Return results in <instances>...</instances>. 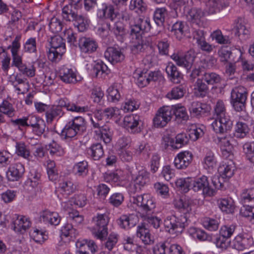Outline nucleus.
I'll return each instance as SVG.
<instances>
[{
	"instance_id": "nucleus-54",
	"label": "nucleus",
	"mask_w": 254,
	"mask_h": 254,
	"mask_svg": "<svg viewBox=\"0 0 254 254\" xmlns=\"http://www.w3.org/2000/svg\"><path fill=\"white\" fill-rule=\"evenodd\" d=\"M202 78L208 84L210 85L220 83L222 80L221 76L219 74L211 72H205L203 74Z\"/></svg>"
},
{
	"instance_id": "nucleus-12",
	"label": "nucleus",
	"mask_w": 254,
	"mask_h": 254,
	"mask_svg": "<svg viewBox=\"0 0 254 254\" xmlns=\"http://www.w3.org/2000/svg\"><path fill=\"white\" fill-rule=\"evenodd\" d=\"M235 26L232 32L235 35L239 37L240 39L245 40L250 35V26L246 19L239 17L235 21Z\"/></svg>"
},
{
	"instance_id": "nucleus-46",
	"label": "nucleus",
	"mask_w": 254,
	"mask_h": 254,
	"mask_svg": "<svg viewBox=\"0 0 254 254\" xmlns=\"http://www.w3.org/2000/svg\"><path fill=\"white\" fill-rule=\"evenodd\" d=\"M254 205L250 204H243L240 210V215L247 218L252 224H254Z\"/></svg>"
},
{
	"instance_id": "nucleus-19",
	"label": "nucleus",
	"mask_w": 254,
	"mask_h": 254,
	"mask_svg": "<svg viewBox=\"0 0 254 254\" xmlns=\"http://www.w3.org/2000/svg\"><path fill=\"white\" fill-rule=\"evenodd\" d=\"M104 56L113 64L121 63L125 59L121 50L114 47H108L104 53Z\"/></svg>"
},
{
	"instance_id": "nucleus-42",
	"label": "nucleus",
	"mask_w": 254,
	"mask_h": 254,
	"mask_svg": "<svg viewBox=\"0 0 254 254\" xmlns=\"http://www.w3.org/2000/svg\"><path fill=\"white\" fill-rule=\"evenodd\" d=\"M88 154L94 160H98L104 155V150L101 144H92L88 150Z\"/></svg>"
},
{
	"instance_id": "nucleus-51",
	"label": "nucleus",
	"mask_w": 254,
	"mask_h": 254,
	"mask_svg": "<svg viewBox=\"0 0 254 254\" xmlns=\"http://www.w3.org/2000/svg\"><path fill=\"white\" fill-rule=\"evenodd\" d=\"M205 15L201 9L197 8H191L189 12L188 18L192 23L198 24L200 19Z\"/></svg>"
},
{
	"instance_id": "nucleus-28",
	"label": "nucleus",
	"mask_w": 254,
	"mask_h": 254,
	"mask_svg": "<svg viewBox=\"0 0 254 254\" xmlns=\"http://www.w3.org/2000/svg\"><path fill=\"white\" fill-rule=\"evenodd\" d=\"M166 72L172 82L174 83H180L183 75L173 63H168L166 67Z\"/></svg>"
},
{
	"instance_id": "nucleus-7",
	"label": "nucleus",
	"mask_w": 254,
	"mask_h": 254,
	"mask_svg": "<svg viewBox=\"0 0 254 254\" xmlns=\"http://www.w3.org/2000/svg\"><path fill=\"white\" fill-rule=\"evenodd\" d=\"M9 84L13 86L18 94H24L28 91L29 85L26 78H22L20 73H13L7 78Z\"/></svg>"
},
{
	"instance_id": "nucleus-29",
	"label": "nucleus",
	"mask_w": 254,
	"mask_h": 254,
	"mask_svg": "<svg viewBox=\"0 0 254 254\" xmlns=\"http://www.w3.org/2000/svg\"><path fill=\"white\" fill-rule=\"evenodd\" d=\"M171 107L172 108V114L175 116L178 123L183 124L189 120V117L184 106L176 105Z\"/></svg>"
},
{
	"instance_id": "nucleus-18",
	"label": "nucleus",
	"mask_w": 254,
	"mask_h": 254,
	"mask_svg": "<svg viewBox=\"0 0 254 254\" xmlns=\"http://www.w3.org/2000/svg\"><path fill=\"white\" fill-rule=\"evenodd\" d=\"M13 230L15 232L19 233H24L29 229L31 225L29 219L24 216L13 215Z\"/></svg>"
},
{
	"instance_id": "nucleus-6",
	"label": "nucleus",
	"mask_w": 254,
	"mask_h": 254,
	"mask_svg": "<svg viewBox=\"0 0 254 254\" xmlns=\"http://www.w3.org/2000/svg\"><path fill=\"white\" fill-rule=\"evenodd\" d=\"M172 116V108L163 106L157 111L153 119V124L157 127H163L170 122Z\"/></svg>"
},
{
	"instance_id": "nucleus-63",
	"label": "nucleus",
	"mask_w": 254,
	"mask_h": 254,
	"mask_svg": "<svg viewBox=\"0 0 254 254\" xmlns=\"http://www.w3.org/2000/svg\"><path fill=\"white\" fill-rule=\"evenodd\" d=\"M85 124L86 121L84 118L81 116L75 117L67 123L69 126H73L81 131L84 129Z\"/></svg>"
},
{
	"instance_id": "nucleus-17",
	"label": "nucleus",
	"mask_w": 254,
	"mask_h": 254,
	"mask_svg": "<svg viewBox=\"0 0 254 254\" xmlns=\"http://www.w3.org/2000/svg\"><path fill=\"white\" fill-rule=\"evenodd\" d=\"M151 25L148 18H139L137 23L131 26L130 34L132 36L139 38L143 32H147L150 29Z\"/></svg>"
},
{
	"instance_id": "nucleus-32",
	"label": "nucleus",
	"mask_w": 254,
	"mask_h": 254,
	"mask_svg": "<svg viewBox=\"0 0 254 254\" xmlns=\"http://www.w3.org/2000/svg\"><path fill=\"white\" fill-rule=\"evenodd\" d=\"M235 165L233 161H224L218 168L222 178H231L234 174Z\"/></svg>"
},
{
	"instance_id": "nucleus-27",
	"label": "nucleus",
	"mask_w": 254,
	"mask_h": 254,
	"mask_svg": "<svg viewBox=\"0 0 254 254\" xmlns=\"http://www.w3.org/2000/svg\"><path fill=\"white\" fill-rule=\"evenodd\" d=\"M117 221L121 228L128 229L136 225L137 218L134 214L122 215Z\"/></svg>"
},
{
	"instance_id": "nucleus-52",
	"label": "nucleus",
	"mask_w": 254,
	"mask_h": 254,
	"mask_svg": "<svg viewBox=\"0 0 254 254\" xmlns=\"http://www.w3.org/2000/svg\"><path fill=\"white\" fill-rule=\"evenodd\" d=\"M191 201L189 199H180L175 203V206L184 214L191 211Z\"/></svg>"
},
{
	"instance_id": "nucleus-8",
	"label": "nucleus",
	"mask_w": 254,
	"mask_h": 254,
	"mask_svg": "<svg viewBox=\"0 0 254 254\" xmlns=\"http://www.w3.org/2000/svg\"><path fill=\"white\" fill-rule=\"evenodd\" d=\"M133 76L136 80V83L140 87H145L150 81H155L158 79V72L147 70H136L133 74Z\"/></svg>"
},
{
	"instance_id": "nucleus-24",
	"label": "nucleus",
	"mask_w": 254,
	"mask_h": 254,
	"mask_svg": "<svg viewBox=\"0 0 254 254\" xmlns=\"http://www.w3.org/2000/svg\"><path fill=\"white\" fill-rule=\"evenodd\" d=\"M40 219L46 224L57 226L60 224L61 218L57 212L45 210L41 213Z\"/></svg>"
},
{
	"instance_id": "nucleus-41",
	"label": "nucleus",
	"mask_w": 254,
	"mask_h": 254,
	"mask_svg": "<svg viewBox=\"0 0 254 254\" xmlns=\"http://www.w3.org/2000/svg\"><path fill=\"white\" fill-rule=\"evenodd\" d=\"M108 28L112 31L119 40L122 41L124 36L126 34L124 25L121 21H117L114 24L113 27L110 24H107Z\"/></svg>"
},
{
	"instance_id": "nucleus-34",
	"label": "nucleus",
	"mask_w": 254,
	"mask_h": 254,
	"mask_svg": "<svg viewBox=\"0 0 254 254\" xmlns=\"http://www.w3.org/2000/svg\"><path fill=\"white\" fill-rule=\"evenodd\" d=\"M168 15V12L166 7H158L154 11L153 19L158 26H162Z\"/></svg>"
},
{
	"instance_id": "nucleus-58",
	"label": "nucleus",
	"mask_w": 254,
	"mask_h": 254,
	"mask_svg": "<svg viewBox=\"0 0 254 254\" xmlns=\"http://www.w3.org/2000/svg\"><path fill=\"white\" fill-rule=\"evenodd\" d=\"M185 92L186 90L183 87L178 86L173 88L166 96L170 99H179L184 96Z\"/></svg>"
},
{
	"instance_id": "nucleus-23",
	"label": "nucleus",
	"mask_w": 254,
	"mask_h": 254,
	"mask_svg": "<svg viewBox=\"0 0 254 254\" xmlns=\"http://www.w3.org/2000/svg\"><path fill=\"white\" fill-rule=\"evenodd\" d=\"M25 171L24 166L20 163H15L11 165L7 172L6 176L8 180L15 181L19 179Z\"/></svg>"
},
{
	"instance_id": "nucleus-53",
	"label": "nucleus",
	"mask_w": 254,
	"mask_h": 254,
	"mask_svg": "<svg viewBox=\"0 0 254 254\" xmlns=\"http://www.w3.org/2000/svg\"><path fill=\"white\" fill-rule=\"evenodd\" d=\"M0 113L12 118L15 116L16 111L12 104L7 101H3L0 105Z\"/></svg>"
},
{
	"instance_id": "nucleus-39",
	"label": "nucleus",
	"mask_w": 254,
	"mask_h": 254,
	"mask_svg": "<svg viewBox=\"0 0 254 254\" xmlns=\"http://www.w3.org/2000/svg\"><path fill=\"white\" fill-rule=\"evenodd\" d=\"M74 174L79 177L84 178L88 173V165L85 161H81L76 163L73 168Z\"/></svg>"
},
{
	"instance_id": "nucleus-20",
	"label": "nucleus",
	"mask_w": 254,
	"mask_h": 254,
	"mask_svg": "<svg viewBox=\"0 0 254 254\" xmlns=\"http://www.w3.org/2000/svg\"><path fill=\"white\" fill-rule=\"evenodd\" d=\"M78 46L82 53L90 54L96 51L98 44L92 38L82 37L79 39Z\"/></svg>"
},
{
	"instance_id": "nucleus-57",
	"label": "nucleus",
	"mask_w": 254,
	"mask_h": 254,
	"mask_svg": "<svg viewBox=\"0 0 254 254\" xmlns=\"http://www.w3.org/2000/svg\"><path fill=\"white\" fill-rule=\"evenodd\" d=\"M108 68L102 62L95 63L92 69V74L95 77L101 76L103 73H108Z\"/></svg>"
},
{
	"instance_id": "nucleus-21",
	"label": "nucleus",
	"mask_w": 254,
	"mask_h": 254,
	"mask_svg": "<svg viewBox=\"0 0 254 254\" xmlns=\"http://www.w3.org/2000/svg\"><path fill=\"white\" fill-rule=\"evenodd\" d=\"M97 16L100 19L107 18L111 21L115 20L117 14L115 11L113 5L107 3H103L97 10Z\"/></svg>"
},
{
	"instance_id": "nucleus-47",
	"label": "nucleus",
	"mask_w": 254,
	"mask_h": 254,
	"mask_svg": "<svg viewBox=\"0 0 254 254\" xmlns=\"http://www.w3.org/2000/svg\"><path fill=\"white\" fill-rule=\"evenodd\" d=\"M216 162L214 153L211 151L207 152L203 160L204 168L211 171L216 166Z\"/></svg>"
},
{
	"instance_id": "nucleus-35",
	"label": "nucleus",
	"mask_w": 254,
	"mask_h": 254,
	"mask_svg": "<svg viewBox=\"0 0 254 254\" xmlns=\"http://www.w3.org/2000/svg\"><path fill=\"white\" fill-rule=\"evenodd\" d=\"M95 134L102 140L105 144H108L111 142L112 139V131L107 126H102L100 129L95 130Z\"/></svg>"
},
{
	"instance_id": "nucleus-44",
	"label": "nucleus",
	"mask_w": 254,
	"mask_h": 254,
	"mask_svg": "<svg viewBox=\"0 0 254 254\" xmlns=\"http://www.w3.org/2000/svg\"><path fill=\"white\" fill-rule=\"evenodd\" d=\"M185 29L186 24L184 22L177 21L172 25L171 32L177 39L180 40L185 36Z\"/></svg>"
},
{
	"instance_id": "nucleus-1",
	"label": "nucleus",
	"mask_w": 254,
	"mask_h": 254,
	"mask_svg": "<svg viewBox=\"0 0 254 254\" xmlns=\"http://www.w3.org/2000/svg\"><path fill=\"white\" fill-rule=\"evenodd\" d=\"M131 204L138 208V216L146 221L155 228L160 227L161 220L154 215L156 202L153 197L148 193L132 196L130 200Z\"/></svg>"
},
{
	"instance_id": "nucleus-40",
	"label": "nucleus",
	"mask_w": 254,
	"mask_h": 254,
	"mask_svg": "<svg viewBox=\"0 0 254 254\" xmlns=\"http://www.w3.org/2000/svg\"><path fill=\"white\" fill-rule=\"evenodd\" d=\"M46 148L50 154L53 156L61 157L65 153L64 149L54 140L46 145Z\"/></svg>"
},
{
	"instance_id": "nucleus-16",
	"label": "nucleus",
	"mask_w": 254,
	"mask_h": 254,
	"mask_svg": "<svg viewBox=\"0 0 254 254\" xmlns=\"http://www.w3.org/2000/svg\"><path fill=\"white\" fill-rule=\"evenodd\" d=\"M72 199L62 202V208L68 211V218L69 220L74 225H78L83 221V216L80 215L78 211L72 208Z\"/></svg>"
},
{
	"instance_id": "nucleus-37",
	"label": "nucleus",
	"mask_w": 254,
	"mask_h": 254,
	"mask_svg": "<svg viewBox=\"0 0 254 254\" xmlns=\"http://www.w3.org/2000/svg\"><path fill=\"white\" fill-rule=\"evenodd\" d=\"M207 109L206 104L199 102H193L190 108V111L193 116L198 117L205 114Z\"/></svg>"
},
{
	"instance_id": "nucleus-3",
	"label": "nucleus",
	"mask_w": 254,
	"mask_h": 254,
	"mask_svg": "<svg viewBox=\"0 0 254 254\" xmlns=\"http://www.w3.org/2000/svg\"><path fill=\"white\" fill-rule=\"evenodd\" d=\"M50 43L51 48L48 54V59L53 62H58L66 51L65 42L61 36L56 35L51 38Z\"/></svg>"
},
{
	"instance_id": "nucleus-50",
	"label": "nucleus",
	"mask_w": 254,
	"mask_h": 254,
	"mask_svg": "<svg viewBox=\"0 0 254 254\" xmlns=\"http://www.w3.org/2000/svg\"><path fill=\"white\" fill-rule=\"evenodd\" d=\"M202 78H198L195 84L194 93L198 97H204L208 90V86L203 82Z\"/></svg>"
},
{
	"instance_id": "nucleus-62",
	"label": "nucleus",
	"mask_w": 254,
	"mask_h": 254,
	"mask_svg": "<svg viewBox=\"0 0 254 254\" xmlns=\"http://www.w3.org/2000/svg\"><path fill=\"white\" fill-rule=\"evenodd\" d=\"M80 132H81V130L66 124L62 130L61 135L65 138H72L75 136Z\"/></svg>"
},
{
	"instance_id": "nucleus-64",
	"label": "nucleus",
	"mask_w": 254,
	"mask_h": 254,
	"mask_svg": "<svg viewBox=\"0 0 254 254\" xmlns=\"http://www.w3.org/2000/svg\"><path fill=\"white\" fill-rule=\"evenodd\" d=\"M24 52L28 53H35L37 52V42L35 37H31L28 39L23 44Z\"/></svg>"
},
{
	"instance_id": "nucleus-43",
	"label": "nucleus",
	"mask_w": 254,
	"mask_h": 254,
	"mask_svg": "<svg viewBox=\"0 0 254 254\" xmlns=\"http://www.w3.org/2000/svg\"><path fill=\"white\" fill-rule=\"evenodd\" d=\"M241 201L243 204L254 205V188L243 190L241 194Z\"/></svg>"
},
{
	"instance_id": "nucleus-38",
	"label": "nucleus",
	"mask_w": 254,
	"mask_h": 254,
	"mask_svg": "<svg viewBox=\"0 0 254 254\" xmlns=\"http://www.w3.org/2000/svg\"><path fill=\"white\" fill-rule=\"evenodd\" d=\"M64 114L63 109L55 105L49 106L46 112V116L48 122L51 123L56 118L61 117Z\"/></svg>"
},
{
	"instance_id": "nucleus-5",
	"label": "nucleus",
	"mask_w": 254,
	"mask_h": 254,
	"mask_svg": "<svg viewBox=\"0 0 254 254\" xmlns=\"http://www.w3.org/2000/svg\"><path fill=\"white\" fill-rule=\"evenodd\" d=\"M247 97V89L243 86L235 87L232 90L231 102L236 111L240 112L245 108Z\"/></svg>"
},
{
	"instance_id": "nucleus-31",
	"label": "nucleus",
	"mask_w": 254,
	"mask_h": 254,
	"mask_svg": "<svg viewBox=\"0 0 254 254\" xmlns=\"http://www.w3.org/2000/svg\"><path fill=\"white\" fill-rule=\"evenodd\" d=\"M217 205L219 208L226 213H232L234 211L235 205L232 198H222L217 200Z\"/></svg>"
},
{
	"instance_id": "nucleus-9",
	"label": "nucleus",
	"mask_w": 254,
	"mask_h": 254,
	"mask_svg": "<svg viewBox=\"0 0 254 254\" xmlns=\"http://www.w3.org/2000/svg\"><path fill=\"white\" fill-rule=\"evenodd\" d=\"M77 252L79 254H95L97 251L98 246L93 240H84L76 243ZM98 254H112V253L101 251Z\"/></svg>"
},
{
	"instance_id": "nucleus-15",
	"label": "nucleus",
	"mask_w": 254,
	"mask_h": 254,
	"mask_svg": "<svg viewBox=\"0 0 254 254\" xmlns=\"http://www.w3.org/2000/svg\"><path fill=\"white\" fill-rule=\"evenodd\" d=\"M193 155L189 151H182L175 157L174 165L179 170L186 169L191 163Z\"/></svg>"
},
{
	"instance_id": "nucleus-14",
	"label": "nucleus",
	"mask_w": 254,
	"mask_h": 254,
	"mask_svg": "<svg viewBox=\"0 0 254 254\" xmlns=\"http://www.w3.org/2000/svg\"><path fill=\"white\" fill-rule=\"evenodd\" d=\"M56 107H60L62 109L64 107L67 111L76 113H84L89 111L88 106H82L79 102H70L66 98H61L57 101Z\"/></svg>"
},
{
	"instance_id": "nucleus-60",
	"label": "nucleus",
	"mask_w": 254,
	"mask_h": 254,
	"mask_svg": "<svg viewBox=\"0 0 254 254\" xmlns=\"http://www.w3.org/2000/svg\"><path fill=\"white\" fill-rule=\"evenodd\" d=\"M136 40L137 42H134L133 45L131 46V50L133 54H138L139 53L143 52L147 47V45L144 43L142 37L136 38L134 37Z\"/></svg>"
},
{
	"instance_id": "nucleus-10",
	"label": "nucleus",
	"mask_w": 254,
	"mask_h": 254,
	"mask_svg": "<svg viewBox=\"0 0 254 254\" xmlns=\"http://www.w3.org/2000/svg\"><path fill=\"white\" fill-rule=\"evenodd\" d=\"M141 123L140 117L137 114H130L126 116L123 120V126L131 133H137L140 132L139 127Z\"/></svg>"
},
{
	"instance_id": "nucleus-55",
	"label": "nucleus",
	"mask_w": 254,
	"mask_h": 254,
	"mask_svg": "<svg viewBox=\"0 0 254 254\" xmlns=\"http://www.w3.org/2000/svg\"><path fill=\"white\" fill-rule=\"evenodd\" d=\"M203 227L209 231H216L218 229L219 222L217 219L204 217L202 220Z\"/></svg>"
},
{
	"instance_id": "nucleus-49",
	"label": "nucleus",
	"mask_w": 254,
	"mask_h": 254,
	"mask_svg": "<svg viewBox=\"0 0 254 254\" xmlns=\"http://www.w3.org/2000/svg\"><path fill=\"white\" fill-rule=\"evenodd\" d=\"M224 7L222 1L220 0H209L206 4V12L212 14L219 11Z\"/></svg>"
},
{
	"instance_id": "nucleus-22",
	"label": "nucleus",
	"mask_w": 254,
	"mask_h": 254,
	"mask_svg": "<svg viewBox=\"0 0 254 254\" xmlns=\"http://www.w3.org/2000/svg\"><path fill=\"white\" fill-rule=\"evenodd\" d=\"M232 126V122L229 118L218 119L212 123L211 126L216 133L222 134L229 129Z\"/></svg>"
},
{
	"instance_id": "nucleus-59",
	"label": "nucleus",
	"mask_w": 254,
	"mask_h": 254,
	"mask_svg": "<svg viewBox=\"0 0 254 254\" xmlns=\"http://www.w3.org/2000/svg\"><path fill=\"white\" fill-rule=\"evenodd\" d=\"M214 113L216 118L218 119L229 118L227 115L225 106L222 100H218L214 107Z\"/></svg>"
},
{
	"instance_id": "nucleus-4",
	"label": "nucleus",
	"mask_w": 254,
	"mask_h": 254,
	"mask_svg": "<svg viewBox=\"0 0 254 254\" xmlns=\"http://www.w3.org/2000/svg\"><path fill=\"white\" fill-rule=\"evenodd\" d=\"M186 217L181 215L176 217L174 215L168 216L164 221L166 231L171 234L181 233L186 226Z\"/></svg>"
},
{
	"instance_id": "nucleus-48",
	"label": "nucleus",
	"mask_w": 254,
	"mask_h": 254,
	"mask_svg": "<svg viewBox=\"0 0 254 254\" xmlns=\"http://www.w3.org/2000/svg\"><path fill=\"white\" fill-rule=\"evenodd\" d=\"M249 132L248 126L245 123L238 122L236 125L234 135L239 138H244Z\"/></svg>"
},
{
	"instance_id": "nucleus-56",
	"label": "nucleus",
	"mask_w": 254,
	"mask_h": 254,
	"mask_svg": "<svg viewBox=\"0 0 254 254\" xmlns=\"http://www.w3.org/2000/svg\"><path fill=\"white\" fill-rule=\"evenodd\" d=\"M75 189L76 187L70 181H64L60 184V191L65 195H70L75 191Z\"/></svg>"
},
{
	"instance_id": "nucleus-25",
	"label": "nucleus",
	"mask_w": 254,
	"mask_h": 254,
	"mask_svg": "<svg viewBox=\"0 0 254 254\" xmlns=\"http://www.w3.org/2000/svg\"><path fill=\"white\" fill-rule=\"evenodd\" d=\"M59 74L61 79L64 83L74 84L78 81L75 71L68 67H62L60 70Z\"/></svg>"
},
{
	"instance_id": "nucleus-26",
	"label": "nucleus",
	"mask_w": 254,
	"mask_h": 254,
	"mask_svg": "<svg viewBox=\"0 0 254 254\" xmlns=\"http://www.w3.org/2000/svg\"><path fill=\"white\" fill-rule=\"evenodd\" d=\"M171 58L177 64L185 67L187 69H190L192 65L194 57L191 56L190 54H187L184 56H180L178 54H174Z\"/></svg>"
},
{
	"instance_id": "nucleus-36",
	"label": "nucleus",
	"mask_w": 254,
	"mask_h": 254,
	"mask_svg": "<svg viewBox=\"0 0 254 254\" xmlns=\"http://www.w3.org/2000/svg\"><path fill=\"white\" fill-rule=\"evenodd\" d=\"M71 21H75L74 24L77 27L79 31L84 32L88 27V20L80 15H77L75 13L72 14Z\"/></svg>"
},
{
	"instance_id": "nucleus-2",
	"label": "nucleus",
	"mask_w": 254,
	"mask_h": 254,
	"mask_svg": "<svg viewBox=\"0 0 254 254\" xmlns=\"http://www.w3.org/2000/svg\"><path fill=\"white\" fill-rule=\"evenodd\" d=\"M109 218L106 213H97L93 217L92 222L94 226L92 231V234L96 238L103 240L108 235L107 225Z\"/></svg>"
},
{
	"instance_id": "nucleus-33",
	"label": "nucleus",
	"mask_w": 254,
	"mask_h": 254,
	"mask_svg": "<svg viewBox=\"0 0 254 254\" xmlns=\"http://www.w3.org/2000/svg\"><path fill=\"white\" fill-rule=\"evenodd\" d=\"M149 176V173L145 169L139 170L136 176L134 177H132L135 185L138 186L139 189L140 190L142 187L149 183L150 181Z\"/></svg>"
},
{
	"instance_id": "nucleus-45",
	"label": "nucleus",
	"mask_w": 254,
	"mask_h": 254,
	"mask_svg": "<svg viewBox=\"0 0 254 254\" xmlns=\"http://www.w3.org/2000/svg\"><path fill=\"white\" fill-rule=\"evenodd\" d=\"M15 153L19 156H21L27 160L31 157L29 147L23 142H17L15 145Z\"/></svg>"
},
{
	"instance_id": "nucleus-11",
	"label": "nucleus",
	"mask_w": 254,
	"mask_h": 254,
	"mask_svg": "<svg viewBox=\"0 0 254 254\" xmlns=\"http://www.w3.org/2000/svg\"><path fill=\"white\" fill-rule=\"evenodd\" d=\"M192 189L194 191H202L203 195L206 196H212L215 193L214 190L209 185L207 177L205 176L194 179Z\"/></svg>"
},
{
	"instance_id": "nucleus-13",
	"label": "nucleus",
	"mask_w": 254,
	"mask_h": 254,
	"mask_svg": "<svg viewBox=\"0 0 254 254\" xmlns=\"http://www.w3.org/2000/svg\"><path fill=\"white\" fill-rule=\"evenodd\" d=\"M254 244L252 237L248 233H241L238 235L233 242V247L238 251H244L249 249Z\"/></svg>"
},
{
	"instance_id": "nucleus-30",
	"label": "nucleus",
	"mask_w": 254,
	"mask_h": 254,
	"mask_svg": "<svg viewBox=\"0 0 254 254\" xmlns=\"http://www.w3.org/2000/svg\"><path fill=\"white\" fill-rule=\"evenodd\" d=\"M136 236L145 245H150L153 243V238L151 237L149 230L143 224L137 226Z\"/></svg>"
},
{
	"instance_id": "nucleus-61",
	"label": "nucleus",
	"mask_w": 254,
	"mask_h": 254,
	"mask_svg": "<svg viewBox=\"0 0 254 254\" xmlns=\"http://www.w3.org/2000/svg\"><path fill=\"white\" fill-rule=\"evenodd\" d=\"M134 154L136 156L142 155L145 160H147L150 154L149 147L145 143H140L135 147Z\"/></svg>"
}]
</instances>
